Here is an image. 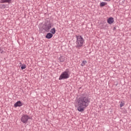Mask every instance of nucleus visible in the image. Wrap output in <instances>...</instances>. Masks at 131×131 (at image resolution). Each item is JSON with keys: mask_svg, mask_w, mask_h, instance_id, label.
I'll return each instance as SVG.
<instances>
[{"mask_svg": "<svg viewBox=\"0 0 131 131\" xmlns=\"http://www.w3.org/2000/svg\"><path fill=\"white\" fill-rule=\"evenodd\" d=\"M90 103H91V100L89 99V96L87 95H83L80 96L77 101L78 111L79 112H83L84 109L89 106Z\"/></svg>", "mask_w": 131, "mask_h": 131, "instance_id": "1", "label": "nucleus"}, {"mask_svg": "<svg viewBox=\"0 0 131 131\" xmlns=\"http://www.w3.org/2000/svg\"><path fill=\"white\" fill-rule=\"evenodd\" d=\"M76 49L80 50L84 45V39L81 35H76Z\"/></svg>", "mask_w": 131, "mask_h": 131, "instance_id": "2", "label": "nucleus"}, {"mask_svg": "<svg viewBox=\"0 0 131 131\" xmlns=\"http://www.w3.org/2000/svg\"><path fill=\"white\" fill-rule=\"evenodd\" d=\"M71 74V72H70V70L67 69L61 74L58 79L59 80H62V79H68V78L70 77Z\"/></svg>", "mask_w": 131, "mask_h": 131, "instance_id": "3", "label": "nucleus"}, {"mask_svg": "<svg viewBox=\"0 0 131 131\" xmlns=\"http://www.w3.org/2000/svg\"><path fill=\"white\" fill-rule=\"evenodd\" d=\"M52 25H53V24L50 20H47L42 27L43 30L46 32H50V30L52 28Z\"/></svg>", "mask_w": 131, "mask_h": 131, "instance_id": "4", "label": "nucleus"}, {"mask_svg": "<svg viewBox=\"0 0 131 131\" xmlns=\"http://www.w3.org/2000/svg\"><path fill=\"white\" fill-rule=\"evenodd\" d=\"M28 119H30V117H29V116L27 115H24L21 117L20 121H21V122H23V123H25V124H26V123H27V122H28Z\"/></svg>", "mask_w": 131, "mask_h": 131, "instance_id": "5", "label": "nucleus"}, {"mask_svg": "<svg viewBox=\"0 0 131 131\" xmlns=\"http://www.w3.org/2000/svg\"><path fill=\"white\" fill-rule=\"evenodd\" d=\"M23 106V103L21 102L20 101H17L14 104V107H21Z\"/></svg>", "mask_w": 131, "mask_h": 131, "instance_id": "6", "label": "nucleus"}, {"mask_svg": "<svg viewBox=\"0 0 131 131\" xmlns=\"http://www.w3.org/2000/svg\"><path fill=\"white\" fill-rule=\"evenodd\" d=\"M12 0H0V4H11Z\"/></svg>", "mask_w": 131, "mask_h": 131, "instance_id": "7", "label": "nucleus"}, {"mask_svg": "<svg viewBox=\"0 0 131 131\" xmlns=\"http://www.w3.org/2000/svg\"><path fill=\"white\" fill-rule=\"evenodd\" d=\"M52 37H53V34L51 33H47L46 36V38H47V39H51Z\"/></svg>", "mask_w": 131, "mask_h": 131, "instance_id": "8", "label": "nucleus"}, {"mask_svg": "<svg viewBox=\"0 0 131 131\" xmlns=\"http://www.w3.org/2000/svg\"><path fill=\"white\" fill-rule=\"evenodd\" d=\"M113 22H114L113 17H110L108 19H107V23H108V24H112Z\"/></svg>", "mask_w": 131, "mask_h": 131, "instance_id": "9", "label": "nucleus"}, {"mask_svg": "<svg viewBox=\"0 0 131 131\" xmlns=\"http://www.w3.org/2000/svg\"><path fill=\"white\" fill-rule=\"evenodd\" d=\"M59 60L61 62H65V57L64 56H60L59 57Z\"/></svg>", "mask_w": 131, "mask_h": 131, "instance_id": "10", "label": "nucleus"}, {"mask_svg": "<svg viewBox=\"0 0 131 131\" xmlns=\"http://www.w3.org/2000/svg\"><path fill=\"white\" fill-rule=\"evenodd\" d=\"M50 32L51 34H55L56 33V29H55V28H52L50 30Z\"/></svg>", "mask_w": 131, "mask_h": 131, "instance_id": "11", "label": "nucleus"}, {"mask_svg": "<svg viewBox=\"0 0 131 131\" xmlns=\"http://www.w3.org/2000/svg\"><path fill=\"white\" fill-rule=\"evenodd\" d=\"M6 7L7 6H6V4H0V9L2 10L5 9Z\"/></svg>", "mask_w": 131, "mask_h": 131, "instance_id": "12", "label": "nucleus"}, {"mask_svg": "<svg viewBox=\"0 0 131 131\" xmlns=\"http://www.w3.org/2000/svg\"><path fill=\"white\" fill-rule=\"evenodd\" d=\"M107 27V24H103L101 26V29H105V28Z\"/></svg>", "mask_w": 131, "mask_h": 131, "instance_id": "13", "label": "nucleus"}, {"mask_svg": "<svg viewBox=\"0 0 131 131\" xmlns=\"http://www.w3.org/2000/svg\"><path fill=\"white\" fill-rule=\"evenodd\" d=\"M106 5H107V3L101 2L100 4V7H104V6H106Z\"/></svg>", "mask_w": 131, "mask_h": 131, "instance_id": "14", "label": "nucleus"}, {"mask_svg": "<svg viewBox=\"0 0 131 131\" xmlns=\"http://www.w3.org/2000/svg\"><path fill=\"white\" fill-rule=\"evenodd\" d=\"M86 63H88V61H86V60H83L81 64V66H84V65H85Z\"/></svg>", "mask_w": 131, "mask_h": 131, "instance_id": "15", "label": "nucleus"}, {"mask_svg": "<svg viewBox=\"0 0 131 131\" xmlns=\"http://www.w3.org/2000/svg\"><path fill=\"white\" fill-rule=\"evenodd\" d=\"M5 53V51H4V48H0V53L1 54H4Z\"/></svg>", "mask_w": 131, "mask_h": 131, "instance_id": "16", "label": "nucleus"}, {"mask_svg": "<svg viewBox=\"0 0 131 131\" xmlns=\"http://www.w3.org/2000/svg\"><path fill=\"white\" fill-rule=\"evenodd\" d=\"M26 69V65L24 64V66H22L21 67V70H24V69Z\"/></svg>", "mask_w": 131, "mask_h": 131, "instance_id": "17", "label": "nucleus"}, {"mask_svg": "<svg viewBox=\"0 0 131 131\" xmlns=\"http://www.w3.org/2000/svg\"><path fill=\"white\" fill-rule=\"evenodd\" d=\"M123 106H124V103L121 102L120 104V107H123Z\"/></svg>", "mask_w": 131, "mask_h": 131, "instance_id": "18", "label": "nucleus"}, {"mask_svg": "<svg viewBox=\"0 0 131 131\" xmlns=\"http://www.w3.org/2000/svg\"><path fill=\"white\" fill-rule=\"evenodd\" d=\"M104 2H110L111 0H103Z\"/></svg>", "mask_w": 131, "mask_h": 131, "instance_id": "19", "label": "nucleus"}, {"mask_svg": "<svg viewBox=\"0 0 131 131\" xmlns=\"http://www.w3.org/2000/svg\"><path fill=\"white\" fill-rule=\"evenodd\" d=\"M118 85V83L116 84V86H117Z\"/></svg>", "mask_w": 131, "mask_h": 131, "instance_id": "20", "label": "nucleus"}, {"mask_svg": "<svg viewBox=\"0 0 131 131\" xmlns=\"http://www.w3.org/2000/svg\"><path fill=\"white\" fill-rule=\"evenodd\" d=\"M115 29H116V28L115 27V28H114V30H115Z\"/></svg>", "mask_w": 131, "mask_h": 131, "instance_id": "21", "label": "nucleus"}, {"mask_svg": "<svg viewBox=\"0 0 131 131\" xmlns=\"http://www.w3.org/2000/svg\"><path fill=\"white\" fill-rule=\"evenodd\" d=\"M19 64H22V63H21V62H20Z\"/></svg>", "mask_w": 131, "mask_h": 131, "instance_id": "22", "label": "nucleus"}]
</instances>
